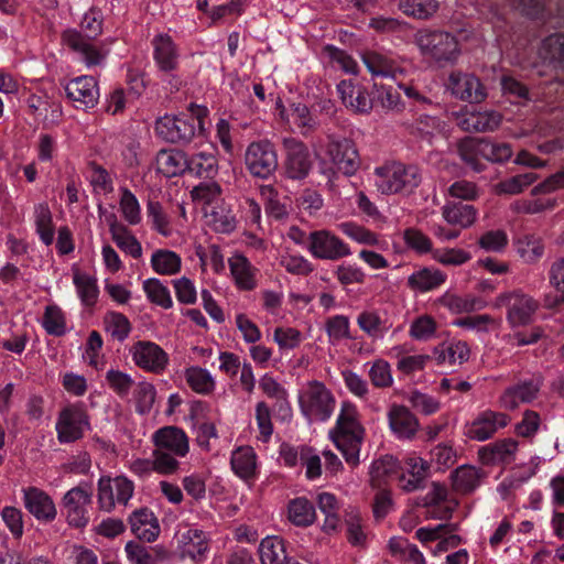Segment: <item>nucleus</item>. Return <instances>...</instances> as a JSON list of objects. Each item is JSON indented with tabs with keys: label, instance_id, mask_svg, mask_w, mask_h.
<instances>
[{
	"label": "nucleus",
	"instance_id": "nucleus-1",
	"mask_svg": "<svg viewBox=\"0 0 564 564\" xmlns=\"http://www.w3.org/2000/svg\"><path fill=\"white\" fill-rule=\"evenodd\" d=\"M80 30H67L63 33L64 42L75 52L79 53L88 66L99 65L102 53L94 43L102 32V15L99 10L91 9L83 18Z\"/></svg>",
	"mask_w": 564,
	"mask_h": 564
},
{
	"label": "nucleus",
	"instance_id": "nucleus-2",
	"mask_svg": "<svg viewBox=\"0 0 564 564\" xmlns=\"http://www.w3.org/2000/svg\"><path fill=\"white\" fill-rule=\"evenodd\" d=\"M365 429L358 421V411L349 402H344L332 438L341 452L347 464H359V452L364 441Z\"/></svg>",
	"mask_w": 564,
	"mask_h": 564
},
{
	"label": "nucleus",
	"instance_id": "nucleus-3",
	"mask_svg": "<svg viewBox=\"0 0 564 564\" xmlns=\"http://www.w3.org/2000/svg\"><path fill=\"white\" fill-rule=\"evenodd\" d=\"M192 116L189 118L164 116L156 120V134L171 143H188L195 135V121L199 129H204V118L207 109L195 105L189 106Z\"/></svg>",
	"mask_w": 564,
	"mask_h": 564
},
{
	"label": "nucleus",
	"instance_id": "nucleus-4",
	"mask_svg": "<svg viewBox=\"0 0 564 564\" xmlns=\"http://www.w3.org/2000/svg\"><path fill=\"white\" fill-rule=\"evenodd\" d=\"M377 186L382 194L411 193L421 183L420 169L393 162L376 169Z\"/></svg>",
	"mask_w": 564,
	"mask_h": 564
},
{
	"label": "nucleus",
	"instance_id": "nucleus-5",
	"mask_svg": "<svg viewBox=\"0 0 564 564\" xmlns=\"http://www.w3.org/2000/svg\"><path fill=\"white\" fill-rule=\"evenodd\" d=\"M415 43L423 55L437 63H452L460 53L456 37L444 31L421 30L415 34Z\"/></svg>",
	"mask_w": 564,
	"mask_h": 564
},
{
	"label": "nucleus",
	"instance_id": "nucleus-6",
	"mask_svg": "<svg viewBox=\"0 0 564 564\" xmlns=\"http://www.w3.org/2000/svg\"><path fill=\"white\" fill-rule=\"evenodd\" d=\"M302 413L310 420L325 421L334 410L335 399L324 383L313 380L299 397Z\"/></svg>",
	"mask_w": 564,
	"mask_h": 564
},
{
	"label": "nucleus",
	"instance_id": "nucleus-7",
	"mask_svg": "<svg viewBox=\"0 0 564 564\" xmlns=\"http://www.w3.org/2000/svg\"><path fill=\"white\" fill-rule=\"evenodd\" d=\"M495 305L497 307H507V319L513 327L530 324L539 308V302L522 291H513L499 295L496 299Z\"/></svg>",
	"mask_w": 564,
	"mask_h": 564
},
{
	"label": "nucleus",
	"instance_id": "nucleus-8",
	"mask_svg": "<svg viewBox=\"0 0 564 564\" xmlns=\"http://www.w3.org/2000/svg\"><path fill=\"white\" fill-rule=\"evenodd\" d=\"M245 162L249 172L260 178H267L278 169V154L268 140L252 142L247 148Z\"/></svg>",
	"mask_w": 564,
	"mask_h": 564
},
{
	"label": "nucleus",
	"instance_id": "nucleus-9",
	"mask_svg": "<svg viewBox=\"0 0 564 564\" xmlns=\"http://www.w3.org/2000/svg\"><path fill=\"white\" fill-rule=\"evenodd\" d=\"M93 490L90 486H77L68 490L63 497V508L69 525L84 528L88 523L87 507L91 503Z\"/></svg>",
	"mask_w": 564,
	"mask_h": 564
},
{
	"label": "nucleus",
	"instance_id": "nucleus-10",
	"mask_svg": "<svg viewBox=\"0 0 564 564\" xmlns=\"http://www.w3.org/2000/svg\"><path fill=\"white\" fill-rule=\"evenodd\" d=\"M326 153L337 170L345 175H354L359 166L360 159L355 143L347 138L328 137Z\"/></svg>",
	"mask_w": 564,
	"mask_h": 564
},
{
	"label": "nucleus",
	"instance_id": "nucleus-11",
	"mask_svg": "<svg viewBox=\"0 0 564 564\" xmlns=\"http://www.w3.org/2000/svg\"><path fill=\"white\" fill-rule=\"evenodd\" d=\"M308 250L315 258L326 260H338L350 254L348 246L325 229L310 234Z\"/></svg>",
	"mask_w": 564,
	"mask_h": 564
},
{
	"label": "nucleus",
	"instance_id": "nucleus-12",
	"mask_svg": "<svg viewBox=\"0 0 564 564\" xmlns=\"http://www.w3.org/2000/svg\"><path fill=\"white\" fill-rule=\"evenodd\" d=\"M283 145L286 153L284 167L288 177L292 180L305 178L313 165L308 148L294 138H285Z\"/></svg>",
	"mask_w": 564,
	"mask_h": 564
},
{
	"label": "nucleus",
	"instance_id": "nucleus-13",
	"mask_svg": "<svg viewBox=\"0 0 564 564\" xmlns=\"http://www.w3.org/2000/svg\"><path fill=\"white\" fill-rule=\"evenodd\" d=\"M88 424V415L82 405L66 406L61 411L56 423L58 440L63 443L79 440Z\"/></svg>",
	"mask_w": 564,
	"mask_h": 564
},
{
	"label": "nucleus",
	"instance_id": "nucleus-14",
	"mask_svg": "<svg viewBox=\"0 0 564 564\" xmlns=\"http://www.w3.org/2000/svg\"><path fill=\"white\" fill-rule=\"evenodd\" d=\"M137 366L153 373H161L167 365L166 352L155 343L140 340L132 347Z\"/></svg>",
	"mask_w": 564,
	"mask_h": 564
},
{
	"label": "nucleus",
	"instance_id": "nucleus-15",
	"mask_svg": "<svg viewBox=\"0 0 564 564\" xmlns=\"http://www.w3.org/2000/svg\"><path fill=\"white\" fill-rule=\"evenodd\" d=\"M65 91L75 107L82 110L93 108L99 96L97 82L91 76H80L70 80L65 86Z\"/></svg>",
	"mask_w": 564,
	"mask_h": 564
},
{
	"label": "nucleus",
	"instance_id": "nucleus-16",
	"mask_svg": "<svg viewBox=\"0 0 564 564\" xmlns=\"http://www.w3.org/2000/svg\"><path fill=\"white\" fill-rule=\"evenodd\" d=\"M448 88L457 98L469 102H481L487 94L479 78L471 74L452 73Z\"/></svg>",
	"mask_w": 564,
	"mask_h": 564
},
{
	"label": "nucleus",
	"instance_id": "nucleus-17",
	"mask_svg": "<svg viewBox=\"0 0 564 564\" xmlns=\"http://www.w3.org/2000/svg\"><path fill=\"white\" fill-rule=\"evenodd\" d=\"M337 90L343 104L357 113H368L373 107V100L366 88L352 80H341Z\"/></svg>",
	"mask_w": 564,
	"mask_h": 564
},
{
	"label": "nucleus",
	"instance_id": "nucleus-18",
	"mask_svg": "<svg viewBox=\"0 0 564 564\" xmlns=\"http://www.w3.org/2000/svg\"><path fill=\"white\" fill-rule=\"evenodd\" d=\"M511 421L508 414L495 411L482 412L471 424L468 430V436L477 441H486L490 438L498 429H502Z\"/></svg>",
	"mask_w": 564,
	"mask_h": 564
},
{
	"label": "nucleus",
	"instance_id": "nucleus-19",
	"mask_svg": "<svg viewBox=\"0 0 564 564\" xmlns=\"http://www.w3.org/2000/svg\"><path fill=\"white\" fill-rule=\"evenodd\" d=\"M181 555L188 556L193 561H200L207 549L208 540L203 530L188 528L184 531H178L175 535Z\"/></svg>",
	"mask_w": 564,
	"mask_h": 564
},
{
	"label": "nucleus",
	"instance_id": "nucleus-20",
	"mask_svg": "<svg viewBox=\"0 0 564 564\" xmlns=\"http://www.w3.org/2000/svg\"><path fill=\"white\" fill-rule=\"evenodd\" d=\"M518 442L513 438H503L482 446L478 456L484 465L510 464L514 460Z\"/></svg>",
	"mask_w": 564,
	"mask_h": 564
},
{
	"label": "nucleus",
	"instance_id": "nucleus-21",
	"mask_svg": "<svg viewBox=\"0 0 564 564\" xmlns=\"http://www.w3.org/2000/svg\"><path fill=\"white\" fill-rule=\"evenodd\" d=\"M154 446L171 451L180 457L188 453V438L184 431L176 426H164L153 434Z\"/></svg>",
	"mask_w": 564,
	"mask_h": 564
},
{
	"label": "nucleus",
	"instance_id": "nucleus-22",
	"mask_svg": "<svg viewBox=\"0 0 564 564\" xmlns=\"http://www.w3.org/2000/svg\"><path fill=\"white\" fill-rule=\"evenodd\" d=\"M389 425L400 438H412L419 430V421L404 405L392 404L388 412Z\"/></svg>",
	"mask_w": 564,
	"mask_h": 564
},
{
	"label": "nucleus",
	"instance_id": "nucleus-23",
	"mask_svg": "<svg viewBox=\"0 0 564 564\" xmlns=\"http://www.w3.org/2000/svg\"><path fill=\"white\" fill-rule=\"evenodd\" d=\"M24 505L28 511L37 520L52 521L56 517L53 500L39 488L31 487L24 490Z\"/></svg>",
	"mask_w": 564,
	"mask_h": 564
},
{
	"label": "nucleus",
	"instance_id": "nucleus-24",
	"mask_svg": "<svg viewBox=\"0 0 564 564\" xmlns=\"http://www.w3.org/2000/svg\"><path fill=\"white\" fill-rule=\"evenodd\" d=\"M402 469L403 473L399 477L400 486L410 492L423 487L430 465L421 457H410L405 459Z\"/></svg>",
	"mask_w": 564,
	"mask_h": 564
},
{
	"label": "nucleus",
	"instance_id": "nucleus-25",
	"mask_svg": "<svg viewBox=\"0 0 564 564\" xmlns=\"http://www.w3.org/2000/svg\"><path fill=\"white\" fill-rule=\"evenodd\" d=\"M132 532L147 542L154 541L160 533V525L153 512L148 508L135 510L129 518Z\"/></svg>",
	"mask_w": 564,
	"mask_h": 564
},
{
	"label": "nucleus",
	"instance_id": "nucleus-26",
	"mask_svg": "<svg viewBox=\"0 0 564 564\" xmlns=\"http://www.w3.org/2000/svg\"><path fill=\"white\" fill-rule=\"evenodd\" d=\"M156 167L166 177H174L187 172V155L181 150H161L156 155Z\"/></svg>",
	"mask_w": 564,
	"mask_h": 564
},
{
	"label": "nucleus",
	"instance_id": "nucleus-27",
	"mask_svg": "<svg viewBox=\"0 0 564 564\" xmlns=\"http://www.w3.org/2000/svg\"><path fill=\"white\" fill-rule=\"evenodd\" d=\"M477 209L470 204L448 202L442 207L444 219L452 226L469 228L477 219Z\"/></svg>",
	"mask_w": 564,
	"mask_h": 564
},
{
	"label": "nucleus",
	"instance_id": "nucleus-28",
	"mask_svg": "<svg viewBox=\"0 0 564 564\" xmlns=\"http://www.w3.org/2000/svg\"><path fill=\"white\" fill-rule=\"evenodd\" d=\"M502 116L497 111L474 112L462 118L458 126L466 132L495 131L501 123Z\"/></svg>",
	"mask_w": 564,
	"mask_h": 564
},
{
	"label": "nucleus",
	"instance_id": "nucleus-29",
	"mask_svg": "<svg viewBox=\"0 0 564 564\" xmlns=\"http://www.w3.org/2000/svg\"><path fill=\"white\" fill-rule=\"evenodd\" d=\"M539 384L525 381L508 388L500 398L501 406L506 410H516L520 403L531 402L539 392Z\"/></svg>",
	"mask_w": 564,
	"mask_h": 564
},
{
	"label": "nucleus",
	"instance_id": "nucleus-30",
	"mask_svg": "<svg viewBox=\"0 0 564 564\" xmlns=\"http://www.w3.org/2000/svg\"><path fill=\"white\" fill-rule=\"evenodd\" d=\"M484 477L485 473L481 469L464 465L452 473V487L458 494H470L479 486Z\"/></svg>",
	"mask_w": 564,
	"mask_h": 564
},
{
	"label": "nucleus",
	"instance_id": "nucleus-31",
	"mask_svg": "<svg viewBox=\"0 0 564 564\" xmlns=\"http://www.w3.org/2000/svg\"><path fill=\"white\" fill-rule=\"evenodd\" d=\"M154 45V58L161 70L171 72L176 69L177 51L172 39L166 34H160L153 40Z\"/></svg>",
	"mask_w": 564,
	"mask_h": 564
},
{
	"label": "nucleus",
	"instance_id": "nucleus-32",
	"mask_svg": "<svg viewBox=\"0 0 564 564\" xmlns=\"http://www.w3.org/2000/svg\"><path fill=\"white\" fill-rule=\"evenodd\" d=\"M485 138L465 137L457 142V153L460 159L474 171L480 172L484 165L479 162L482 158Z\"/></svg>",
	"mask_w": 564,
	"mask_h": 564
},
{
	"label": "nucleus",
	"instance_id": "nucleus-33",
	"mask_svg": "<svg viewBox=\"0 0 564 564\" xmlns=\"http://www.w3.org/2000/svg\"><path fill=\"white\" fill-rule=\"evenodd\" d=\"M361 58L372 75L394 78L399 70L393 59L376 51L362 52Z\"/></svg>",
	"mask_w": 564,
	"mask_h": 564
},
{
	"label": "nucleus",
	"instance_id": "nucleus-34",
	"mask_svg": "<svg viewBox=\"0 0 564 564\" xmlns=\"http://www.w3.org/2000/svg\"><path fill=\"white\" fill-rule=\"evenodd\" d=\"M229 267L237 286L241 290L256 288L252 267L243 254H235L229 259Z\"/></svg>",
	"mask_w": 564,
	"mask_h": 564
},
{
	"label": "nucleus",
	"instance_id": "nucleus-35",
	"mask_svg": "<svg viewBox=\"0 0 564 564\" xmlns=\"http://www.w3.org/2000/svg\"><path fill=\"white\" fill-rule=\"evenodd\" d=\"M261 564H288L284 541L278 536H268L259 545Z\"/></svg>",
	"mask_w": 564,
	"mask_h": 564
},
{
	"label": "nucleus",
	"instance_id": "nucleus-36",
	"mask_svg": "<svg viewBox=\"0 0 564 564\" xmlns=\"http://www.w3.org/2000/svg\"><path fill=\"white\" fill-rule=\"evenodd\" d=\"M358 326L370 337L378 338L383 335L391 324L379 311L366 310L357 317Z\"/></svg>",
	"mask_w": 564,
	"mask_h": 564
},
{
	"label": "nucleus",
	"instance_id": "nucleus-37",
	"mask_svg": "<svg viewBox=\"0 0 564 564\" xmlns=\"http://www.w3.org/2000/svg\"><path fill=\"white\" fill-rule=\"evenodd\" d=\"M232 470L241 478L248 479L254 476L256 471V454L250 446L237 448L230 460Z\"/></svg>",
	"mask_w": 564,
	"mask_h": 564
},
{
	"label": "nucleus",
	"instance_id": "nucleus-38",
	"mask_svg": "<svg viewBox=\"0 0 564 564\" xmlns=\"http://www.w3.org/2000/svg\"><path fill=\"white\" fill-rule=\"evenodd\" d=\"M437 0H399L398 8L405 15L427 20L432 18L438 10Z\"/></svg>",
	"mask_w": 564,
	"mask_h": 564
},
{
	"label": "nucleus",
	"instance_id": "nucleus-39",
	"mask_svg": "<svg viewBox=\"0 0 564 564\" xmlns=\"http://www.w3.org/2000/svg\"><path fill=\"white\" fill-rule=\"evenodd\" d=\"M445 279L446 275L442 271L423 268L410 275L408 282L412 289L426 292L440 286L445 282Z\"/></svg>",
	"mask_w": 564,
	"mask_h": 564
},
{
	"label": "nucleus",
	"instance_id": "nucleus-40",
	"mask_svg": "<svg viewBox=\"0 0 564 564\" xmlns=\"http://www.w3.org/2000/svg\"><path fill=\"white\" fill-rule=\"evenodd\" d=\"M289 520L297 527H307L315 520L314 506L306 498H296L289 503Z\"/></svg>",
	"mask_w": 564,
	"mask_h": 564
},
{
	"label": "nucleus",
	"instance_id": "nucleus-41",
	"mask_svg": "<svg viewBox=\"0 0 564 564\" xmlns=\"http://www.w3.org/2000/svg\"><path fill=\"white\" fill-rule=\"evenodd\" d=\"M541 56L554 65L564 66V33H554L545 37L541 46Z\"/></svg>",
	"mask_w": 564,
	"mask_h": 564
},
{
	"label": "nucleus",
	"instance_id": "nucleus-42",
	"mask_svg": "<svg viewBox=\"0 0 564 564\" xmlns=\"http://www.w3.org/2000/svg\"><path fill=\"white\" fill-rule=\"evenodd\" d=\"M187 172L202 178H213L217 174V159L213 154L198 153L187 158Z\"/></svg>",
	"mask_w": 564,
	"mask_h": 564
},
{
	"label": "nucleus",
	"instance_id": "nucleus-43",
	"mask_svg": "<svg viewBox=\"0 0 564 564\" xmlns=\"http://www.w3.org/2000/svg\"><path fill=\"white\" fill-rule=\"evenodd\" d=\"M317 503L319 510L325 514L324 531H335L339 524L338 501L333 494L322 492L318 495Z\"/></svg>",
	"mask_w": 564,
	"mask_h": 564
},
{
	"label": "nucleus",
	"instance_id": "nucleus-44",
	"mask_svg": "<svg viewBox=\"0 0 564 564\" xmlns=\"http://www.w3.org/2000/svg\"><path fill=\"white\" fill-rule=\"evenodd\" d=\"M187 384L197 393L209 394L214 391L215 381L210 373L200 367H191L185 371Z\"/></svg>",
	"mask_w": 564,
	"mask_h": 564
},
{
	"label": "nucleus",
	"instance_id": "nucleus-45",
	"mask_svg": "<svg viewBox=\"0 0 564 564\" xmlns=\"http://www.w3.org/2000/svg\"><path fill=\"white\" fill-rule=\"evenodd\" d=\"M152 268L160 274H174L180 271L181 258L170 250H158L151 258Z\"/></svg>",
	"mask_w": 564,
	"mask_h": 564
},
{
	"label": "nucleus",
	"instance_id": "nucleus-46",
	"mask_svg": "<svg viewBox=\"0 0 564 564\" xmlns=\"http://www.w3.org/2000/svg\"><path fill=\"white\" fill-rule=\"evenodd\" d=\"M74 284L76 285L80 300L85 305L91 306L96 303L98 288L95 278L76 270L74 273Z\"/></svg>",
	"mask_w": 564,
	"mask_h": 564
},
{
	"label": "nucleus",
	"instance_id": "nucleus-47",
	"mask_svg": "<svg viewBox=\"0 0 564 564\" xmlns=\"http://www.w3.org/2000/svg\"><path fill=\"white\" fill-rule=\"evenodd\" d=\"M538 180V174L533 172L518 174L499 182L496 185L497 194L516 195L521 193L525 187L530 186Z\"/></svg>",
	"mask_w": 564,
	"mask_h": 564
},
{
	"label": "nucleus",
	"instance_id": "nucleus-48",
	"mask_svg": "<svg viewBox=\"0 0 564 564\" xmlns=\"http://www.w3.org/2000/svg\"><path fill=\"white\" fill-rule=\"evenodd\" d=\"M398 462L393 456L386 455L372 463L370 482L372 487H380L381 481L398 471Z\"/></svg>",
	"mask_w": 564,
	"mask_h": 564
},
{
	"label": "nucleus",
	"instance_id": "nucleus-49",
	"mask_svg": "<svg viewBox=\"0 0 564 564\" xmlns=\"http://www.w3.org/2000/svg\"><path fill=\"white\" fill-rule=\"evenodd\" d=\"M143 290L153 304L160 305L163 308L172 307L173 302L170 291L158 279L145 280L143 282Z\"/></svg>",
	"mask_w": 564,
	"mask_h": 564
},
{
	"label": "nucleus",
	"instance_id": "nucleus-50",
	"mask_svg": "<svg viewBox=\"0 0 564 564\" xmlns=\"http://www.w3.org/2000/svg\"><path fill=\"white\" fill-rule=\"evenodd\" d=\"M105 325L111 336L120 341L124 340L131 330L129 319L123 314L117 312L106 314Z\"/></svg>",
	"mask_w": 564,
	"mask_h": 564
},
{
	"label": "nucleus",
	"instance_id": "nucleus-51",
	"mask_svg": "<svg viewBox=\"0 0 564 564\" xmlns=\"http://www.w3.org/2000/svg\"><path fill=\"white\" fill-rule=\"evenodd\" d=\"M112 240L124 252L138 259L142 254V248L137 238L126 228L113 229Z\"/></svg>",
	"mask_w": 564,
	"mask_h": 564
},
{
	"label": "nucleus",
	"instance_id": "nucleus-52",
	"mask_svg": "<svg viewBox=\"0 0 564 564\" xmlns=\"http://www.w3.org/2000/svg\"><path fill=\"white\" fill-rule=\"evenodd\" d=\"M43 326L50 335L62 336L65 333V316L59 307L55 305L46 307Z\"/></svg>",
	"mask_w": 564,
	"mask_h": 564
},
{
	"label": "nucleus",
	"instance_id": "nucleus-53",
	"mask_svg": "<svg viewBox=\"0 0 564 564\" xmlns=\"http://www.w3.org/2000/svg\"><path fill=\"white\" fill-rule=\"evenodd\" d=\"M177 454L155 447L153 451V464L155 471L162 475L174 474L180 466Z\"/></svg>",
	"mask_w": 564,
	"mask_h": 564
},
{
	"label": "nucleus",
	"instance_id": "nucleus-54",
	"mask_svg": "<svg viewBox=\"0 0 564 564\" xmlns=\"http://www.w3.org/2000/svg\"><path fill=\"white\" fill-rule=\"evenodd\" d=\"M519 253L527 263H536L544 254V245L540 238L525 236L520 241Z\"/></svg>",
	"mask_w": 564,
	"mask_h": 564
},
{
	"label": "nucleus",
	"instance_id": "nucleus-55",
	"mask_svg": "<svg viewBox=\"0 0 564 564\" xmlns=\"http://www.w3.org/2000/svg\"><path fill=\"white\" fill-rule=\"evenodd\" d=\"M507 232L502 229L489 230L480 236L478 245L486 251L501 252L508 245Z\"/></svg>",
	"mask_w": 564,
	"mask_h": 564
},
{
	"label": "nucleus",
	"instance_id": "nucleus-56",
	"mask_svg": "<svg viewBox=\"0 0 564 564\" xmlns=\"http://www.w3.org/2000/svg\"><path fill=\"white\" fill-rule=\"evenodd\" d=\"M437 127L438 121L435 117L423 115L415 120V123L412 126L411 133L431 144L435 137Z\"/></svg>",
	"mask_w": 564,
	"mask_h": 564
},
{
	"label": "nucleus",
	"instance_id": "nucleus-57",
	"mask_svg": "<svg viewBox=\"0 0 564 564\" xmlns=\"http://www.w3.org/2000/svg\"><path fill=\"white\" fill-rule=\"evenodd\" d=\"M148 216L152 219L153 227L163 236L171 234L170 220L159 202L149 200L147 205Z\"/></svg>",
	"mask_w": 564,
	"mask_h": 564
},
{
	"label": "nucleus",
	"instance_id": "nucleus-58",
	"mask_svg": "<svg viewBox=\"0 0 564 564\" xmlns=\"http://www.w3.org/2000/svg\"><path fill=\"white\" fill-rule=\"evenodd\" d=\"M369 378L377 388L390 387L393 382L390 365L382 359L376 360L369 370Z\"/></svg>",
	"mask_w": 564,
	"mask_h": 564
},
{
	"label": "nucleus",
	"instance_id": "nucleus-59",
	"mask_svg": "<svg viewBox=\"0 0 564 564\" xmlns=\"http://www.w3.org/2000/svg\"><path fill=\"white\" fill-rule=\"evenodd\" d=\"M291 117L294 124L302 130V134H306L315 130L317 123L312 117L308 108L304 104L292 105Z\"/></svg>",
	"mask_w": 564,
	"mask_h": 564
},
{
	"label": "nucleus",
	"instance_id": "nucleus-60",
	"mask_svg": "<svg viewBox=\"0 0 564 564\" xmlns=\"http://www.w3.org/2000/svg\"><path fill=\"white\" fill-rule=\"evenodd\" d=\"M120 209L124 219L131 224L137 225L141 220L140 206L135 196L127 188L123 189L120 199Z\"/></svg>",
	"mask_w": 564,
	"mask_h": 564
},
{
	"label": "nucleus",
	"instance_id": "nucleus-61",
	"mask_svg": "<svg viewBox=\"0 0 564 564\" xmlns=\"http://www.w3.org/2000/svg\"><path fill=\"white\" fill-rule=\"evenodd\" d=\"M512 149L508 143H494L485 139L482 158L490 162H503L511 158Z\"/></svg>",
	"mask_w": 564,
	"mask_h": 564
},
{
	"label": "nucleus",
	"instance_id": "nucleus-62",
	"mask_svg": "<svg viewBox=\"0 0 564 564\" xmlns=\"http://www.w3.org/2000/svg\"><path fill=\"white\" fill-rule=\"evenodd\" d=\"M433 258L445 265H460L470 259V254L464 249H437L433 251Z\"/></svg>",
	"mask_w": 564,
	"mask_h": 564
},
{
	"label": "nucleus",
	"instance_id": "nucleus-63",
	"mask_svg": "<svg viewBox=\"0 0 564 564\" xmlns=\"http://www.w3.org/2000/svg\"><path fill=\"white\" fill-rule=\"evenodd\" d=\"M404 241L411 249L419 253H426L432 250L431 239L416 228H408L403 234Z\"/></svg>",
	"mask_w": 564,
	"mask_h": 564
},
{
	"label": "nucleus",
	"instance_id": "nucleus-64",
	"mask_svg": "<svg viewBox=\"0 0 564 564\" xmlns=\"http://www.w3.org/2000/svg\"><path fill=\"white\" fill-rule=\"evenodd\" d=\"M208 218L212 227L218 232L228 234L236 228L235 217L223 208L212 210Z\"/></svg>",
	"mask_w": 564,
	"mask_h": 564
}]
</instances>
